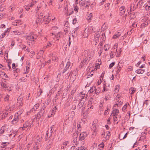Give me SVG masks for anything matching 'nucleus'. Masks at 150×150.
<instances>
[{"label": "nucleus", "mask_w": 150, "mask_h": 150, "mask_svg": "<svg viewBox=\"0 0 150 150\" xmlns=\"http://www.w3.org/2000/svg\"><path fill=\"white\" fill-rule=\"evenodd\" d=\"M76 107L75 105H73L72 107V109L74 110L76 109Z\"/></svg>", "instance_id": "nucleus-64"}, {"label": "nucleus", "mask_w": 150, "mask_h": 150, "mask_svg": "<svg viewBox=\"0 0 150 150\" xmlns=\"http://www.w3.org/2000/svg\"><path fill=\"white\" fill-rule=\"evenodd\" d=\"M88 29L87 28H86L85 29V30L84 31V33L83 36H84V37H87L88 36Z\"/></svg>", "instance_id": "nucleus-25"}, {"label": "nucleus", "mask_w": 150, "mask_h": 150, "mask_svg": "<svg viewBox=\"0 0 150 150\" xmlns=\"http://www.w3.org/2000/svg\"><path fill=\"white\" fill-rule=\"evenodd\" d=\"M71 66V63L70 62L68 61L66 64V66L65 67L63 71V73H64Z\"/></svg>", "instance_id": "nucleus-13"}, {"label": "nucleus", "mask_w": 150, "mask_h": 150, "mask_svg": "<svg viewBox=\"0 0 150 150\" xmlns=\"http://www.w3.org/2000/svg\"><path fill=\"white\" fill-rule=\"evenodd\" d=\"M121 34L120 32H118L117 34L114 35L113 37V38H116L121 35Z\"/></svg>", "instance_id": "nucleus-31"}, {"label": "nucleus", "mask_w": 150, "mask_h": 150, "mask_svg": "<svg viewBox=\"0 0 150 150\" xmlns=\"http://www.w3.org/2000/svg\"><path fill=\"white\" fill-rule=\"evenodd\" d=\"M79 96L81 99H83L84 98L86 95L83 92H81L79 94Z\"/></svg>", "instance_id": "nucleus-30"}, {"label": "nucleus", "mask_w": 150, "mask_h": 150, "mask_svg": "<svg viewBox=\"0 0 150 150\" xmlns=\"http://www.w3.org/2000/svg\"><path fill=\"white\" fill-rule=\"evenodd\" d=\"M101 91V88L100 87H98V88H96V90H95V93L97 95H98L100 92Z\"/></svg>", "instance_id": "nucleus-28"}, {"label": "nucleus", "mask_w": 150, "mask_h": 150, "mask_svg": "<svg viewBox=\"0 0 150 150\" xmlns=\"http://www.w3.org/2000/svg\"><path fill=\"white\" fill-rule=\"evenodd\" d=\"M23 98L21 96H19L17 99L18 105L19 106H22L23 105V103L22 101L23 100Z\"/></svg>", "instance_id": "nucleus-11"}, {"label": "nucleus", "mask_w": 150, "mask_h": 150, "mask_svg": "<svg viewBox=\"0 0 150 150\" xmlns=\"http://www.w3.org/2000/svg\"><path fill=\"white\" fill-rule=\"evenodd\" d=\"M34 4H35L34 3V2H33V1H32V2H31L30 4H28V5L30 6V7H31L33 6Z\"/></svg>", "instance_id": "nucleus-57"}, {"label": "nucleus", "mask_w": 150, "mask_h": 150, "mask_svg": "<svg viewBox=\"0 0 150 150\" xmlns=\"http://www.w3.org/2000/svg\"><path fill=\"white\" fill-rule=\"evenodd\" d=\"M51 19L49 18V16H44L42 13H40L38 15V18L37 20L36 23H38L37 20L39 22H41L42 21L44 23L48 24L50 21Z\"/></svg>", "instance_id": "nucleus-2"}, {"label": "nucleus", "mask_w": 150, "mask_h": 150, "mask_svg": "<svg viewBox=\"0 0 150 150\" xmlns=\"http://www.w3.org/2000/svg\"><path fill=\"white\" fill-rule=\"evenodd\" d=\"M37 38V36L33 34H31L30 35L26 36V38L27 40L33 42H34L35 40Z\"/></svg>", "instance_id": "nucleus-6"}, {"label": "nucleus", "mask_w": 150, "mask_h": 150, "mask_svg": "<svg viewBox=\"0 0 150 150\" xmlns=\"http://www.w3.org/2000/svg\"><path fill=\"white\" fill-rule=\"evenodd\" d=\"M119 11H120V13L121 15L124 14L125 11V7L124 6L121 7L119 9Z\"/></svg>", "instance_id": "nucleus-16"}, {"label": "nucleus", "mask_w": 150, "mask_h": 150, "mask_svg": "<svg viewBox=\"0 0 150 150\" xmlns=\"http://www.w3.org/2000/svg\"><path fill=\"white\" fill-rule=\"evenodd\" d=\"M30 6L28 5L26 6V7H25V9L27 11H28L29 9H30Z\"/></svg>", "instance_id": "nucleus-59"}, {"label": "nucleus", "mask_w": 150, "mask_h": 150, "mask_svg": "<svg viewBox=\"0 0 150 150\" xmlns=\"http://www.w3.org/2000/svg\"><path fill=\"white\" fill-rule=\"evenodd\" d=\"M135 88L131 87L129 89V93L131 94H132L134 93L136 91Z\"/></svg>", "instance_id": "nucleus-26"}, {"label": "nucleus", "mask_w": 150, "mask_h": 150, "mask_svg": "<svg viewBox=\"0 0 150 150\" xmlns=\"http://www.w3.org/2000/svg\"><path fill=\"white\" fill-rule=\"evenodd\" d=\"M92 14L91 13H90L87 17V20L88 22H90L92 18Z\"/></svg>", "instance_id": "nucleus-22"}, {"label": "nucleus", "mask_w": 150, "mask_h": 150, "mask_svg": "<svg viewBox=\"0 0 150 150\" xmlns=\"http://www.w3.org/2000/svg\"><path fill=\"white\" fill-rule=\"evenodd\" d=\"M110 98V96L108 94H106L105 96V99L106 100H108Z\"/></svg>", "instance_id": "nucleus-45"}, {"label": "nucleus", "mask_w": 150, "mask_h": 150, "mask_svg": "<svg viewBox=\"0 0 150 150\" xmlns=\"http://www.w3.org/2000/svg\"><path fill=\"white\" fill-rule=\"evenodd\" d=\"M94 54L93 52H91L89 50H85L82 53V55L83 57V61L82 62V64H86L88 62L91 58L93 57Z\"/></svg>", "instance_id": "nucleus-1"}, {"label": "nucleus", "mask_w": 150, "mask_h": 150, "mask_svg": "<svg viewBox=\"0 0 150 150\" xmlns=\"http://www.w3.org/2000/svg\"><path fill=\"white\" fill-rule=\"evenodd\" d=\"M5 126H3L1 127L0 130V136L2 134L5 132Z\"/></svg>", "instance_id": "nucleus-19"}, {"label": "nucleus", "mask_w": 150, "mask_h": 150, "mask_svg": "<svg viewBox=\"0 0 150 150\" xmlns=\"http://www.w3.org/2000/svg\"><path fill=\"white\" fill-rule=\"evenodd\" d=\"M109 137H110L109 136H107V135H106V137H105V138H104V139H105L104 140H107L108 139H109Z\"/></svg>", "instance_id": "nucleus-62"}, {"label": "nucleus", "mask_w": 150, "mask_h": 150, "mask_svg": "<svg viewBox=\"0 0 150 150\" xmlns=\"http://www.w3.org/2000/svg\"><path fill=\"white\" fill-rule=\"evenodd\" d=\"M20 81L21 82L24 81L25 80V78H21L20 79Z\"/></svg>", "instance_id": "nucleus-60"}, {"label": "nucleus", "mask_w": 150, "mask_h": 150, "mask_svg": "<svg viewBox=\"0 0 150 150\" xmlns=\"http://www.w3.org/2000/svg\"><path fill=\"white\" fill-rule=\"evenodd\" d=\"M115 62H112L111 63L109 66V68L110 69H111L112 68V67L114 66L115 65Z\"/></svg>", "instance_id": "nucleus-43"}, {"label": "nucleus", "mask_w": 150, "mask_h": 150, "mask_svg": "<svg viewBox=\"0 0 150 150\" xmlns=\"http://www.w3.org/2000/svg\"><path fill=\"white\" fill-rule=\"evenodd\" d=\"M52 45H53V44H52L50 43V42H49L47 45V46H44L43 47V48L44 49H45L47 47H50Z\"/></svg>", "instance_id": "nucleus-32"}, {"label": "nucleus", "mask_w": 150, "mask_h": 150, "mask_svg": "<svg viewBox=\"0 0 150 150\" xmlns=\"http://www.w3.org/2000/svg\"><path fill=\"white\" fill-rule=\"evenodd\" d=\"M53 140L52 139H50L47 142V149H50L51 146L53 143Z\"/></svg>", "instance_id": "nucleus-14"}, {"label": "nucleus", "mask_w": 150, "mask_h": 150, "mask_svg": "<svg viewBox=\"0 0 150 150\" xmlns=\"http://www.w3.org/2000/svg\"><path fill=\"white\" fill-rule=\"evenodd\" d=\"M9 96L8 95H7L5 97L4 100L5 101H8L9 99Z\"/></svg>", "instance_id": "nucleus-51"}, {"label": "nucleus", "mask_w": 150, "mask_h": 150, "mask_svg": "<svg viewBox=\"0 0 150 150\" xmlns=\"http://www.w3.org/2000/svg\"><path fill=\"white\" fill-rule=\"evenodd\" d=\"M119 110L118 109H115L114 110H113L112 112V115H113L114 116L117 115L119 113Z\"/></svg>", "instance_id": "nucleus-17"}, {"label": "nucleus", "mask_w": 150, "mask_h": 150, "mask_svg": "<svg viewBox=\"0 0 150 150\" xmlns=\"http://www.w3.org/2000/svg\"><path fill=\"white\" fill-rule=\"evenodd\" d=\"M54 129V125L52 126L49 128L47 133L46 135L47 137H50L52 135V132Z\"/></svg>", "instance_id": "nucleus-7"}, {"label": "nucleus", "mask_w": 150, "mask_h": 150, "mask_svg": "<svg viewBox=\"0 0 150 150\" xmlns=\"http://www.w3.org/2000/svg\"><path fill=\"white\" fill-rule=\"evenodd\" d=\"M78 134H77V133L75 134L74 136V138L78 139Z\"/></svg>", "instance_id": "nucleus-58"}, {"label": "nucleus", "mask_w": 150, "mask_h": 150, "mask_svg": "<svg viewBox=\"0 0 150 150\" xmlns=\"http://www.w3.org/2000/svg\"><path fill=\"white\" fill-rule=\"evenodd\" d=\"M74 10L76 12V13H77V12L78 11V9H79V8L76 5H74Z\"/></svg>", "instance_id": "nucleus-42"}, {"label": "nucleus", "mask_w": 150, "mask_h": 150, "mask_svg": "<svg viewBox=\"0 0 150 150\" xmlns=\"http://www.w3.org/2000/svg\"><path fill=\"white\" fill-rule=\"evenodd\" d=\"M96 38H98L100 36V34L99 32H96L95 35Z\"/></svg>", "instance_id": "nucleus-39"}, {"label": "nucleus", "mask_w": 150, "mask_h": 150, "mask_svg": "<svg viewBox=\"0 0 150 150\" xmlns=\"http://www.w3.org/2000/svg\"><path fill=\"white\" fill-rule=\"evenodd\" d=\"M33 121H28L25 122L23 125V127L24 128H26L28 127V128L30 129L31 127L33 126Z\"/></svg>", "instance_id": "nucleus-5"}, {"label": "nucleus", "mask_w": 150, "mask_h": 150, "mask_svg": "<svg viewBox=\"0 0 150 150\" xmlns=\"http://www.w3.org/2000/svg\"><path fill=\"white\" fill-rule=\"evenodd\" d=\"M110 5V4L107 3L105 4V8L107 10L109 9V6Z\"/></svg>", "instance_id": "nucleus-46"}, {"label": "nucleus", "mask_w": 150, "mask_h": 150, "mask_svg": "<svg viewBox=\"0 0 150 150\" xmlns=\"http://www.w3.org/2000/svg\"><path fill=\"white\" fill-rule=\"evenodd\" d=\"M122 102L120 101H118V102H117V103L114 105V106L115 107L116 105H117V106H120V105H122Z\"/></svg>", "instance_id": "nucleus-33"}, {"label": "nucleus", "mask_w": 150, "mask_h": 150, "mask_svg": "<svg viewBox=\"0 0 150 150\" xmlns=\"http://www.w3.org/2000/svg\"><path fill=\"white\" fill-rule=\"evenodd\" d=\"M11 61H8V64H7V66L8 67L9 69H11Z\"/></svg>", "instance_id": "nucleus-44"}, {"label": "nucleus", "mask_w": 150, "mask_h": 150, "mask_svg": "<svg viewBox=\"0 0 150 150\" xmlns=\"http://www.w3.org/2000/svg\"><path fill=\"white\" fill-rule=\"evenodd\" d=\"M92 99H91L89 100L88 102L87 107H88V109H91L93 108V106L92 105Z\"/></svg>", "instance_id": "nucleus-12"}, {"label": "nucleus", "mask_w": 150, "mask_h": 150, "mask_svg": "<svg viewBox=\"0 0 150 150\" xmlns=\"http://www.w3.org/2000/svg\"><path fill=\"white\" fill-rule=\"evenodd\" d=\"M106 87V86L105 84H104L103 86V88L102 91V93H103L105 91V87Z\"/></svg>", "instance_id": "nucleus-53"}, {"label": "nucleus", "mask_w": 150, "mask_h": 150, "mask_svg": "<svg viewBox=\"0 0 150 150\" xmlns=\"http://www.w3.org/2000/svg\"><path fill=\"white\" fill-rule=\"evenodd\" d=\"M144 71V70L139 69L136 70V72L138 74H142L143 73Z\"/></svg>", "instance_id": "nucleus-24"}, {"label": "nucleus", "mask_w": 150, "mask_h": 150, "mask_svg": "<svg viewBox=\"0 0 150 150\" xmlns=\"http://www.w3.org/2000/svg\"><path fill=\"white\" fill-rule=\"evenodd\" d=\"M132 6H131L130 8H129V9L127 10V12H128V14H129V13L131 14V12L132 11Z\"/></svg>", "instance_id": "nucleus-48"}, {"label": "nucleus", "mask_w": 150, "mask_h": 150, "mask_svg": "<svg viewBox=\"0 0 150 150\" xmlns=\"http://www.w3.org/2000/svg\"><path fill=\"white\" fill-rule=\"evenodd\" d=\"M80 122L78 123L77 124V128L79 130H81V125H80Z\"/></svg>", "instance_id": "nucleus-47"}, {"label": "nucleus", "mask_w": 150, "mask_h": 150, "mask_svg": "<svg viewBox=\"0 0 150 150\" xmlns=\"http://www.w3.org/2000/svg\"><path fill=\"white\" fill-rule=\"evenodd\" d=\"M96 87L95 86H92L91 87L90 89L88 91L89 93H92L94 92H95Z\"/></svg>", "instance_id": "nucleus-18"}, {"label": "nucleus", "mask_w": 150, "mask_h": 150, "mask_svg": "<svg viewBox=\"0 0 150 150\" xmlns=\"http://www.w3.org/2000/svg\"><path fill=\"white\" fill-rule=\"evenodd\" d=\"M56 109V107L53 108L52 110L51 115H53L55 114Z\"/></svg>", "instance_id": "nucleus-40"}, {"label": "nucleus", "mask_w": 150, "mask_h": 150, "mask_svg": "<svg viewBox=\"0 0 150 150\" xmlns=\"http://www.w3.org/2000/svg\"><path fill=\"white\" fill-rule=\"evenodd\" d=\"M29 67H26V71L25 72V74L28 73V72L29 71Z\"/></svg>", "instance_id": "nucleus-55"}, {"label": "nucleus", "mask_w": 150, "mask_h": 150, "mask_svg": "<svg viewBox=\"0 0 150 150\" xmlns=\"http://www.w3.org/2000/svg\"><path fill=\"white\" fill-rule=\"evenodd\" d=\"M77 46H75L74 47V52H76V51L77 50Z\"/></svg>", "instance_id": "nucleus-63"}, {"label": "nucleus", "mask_w": 150, "mask_h": 150, "mask_svg": "<svg viewBox=\"0 0 150 150\" xmlns=\"http://www.w3.org/2000/svg\"><path fill=\"white\" fill-rule=\"evenodd\" d=\"M79 4L80 5L81 7L83 9H85L86 7H88L90 4H87V2L83 0H81L79 2Z\"/></svg>", "instance_id": "nucleus-4"}, {"label": "nucleus", "mask_w": 150, "mask_h": 150, "mask_svg": "<svg viewBox=\"0 0 150 150\" xmlns=\"http://www.w3.org/2000/svg\"><path fill=\"white\" fill-rule=\"evenodd\" d=\"M71 150H86V148L84 146H81L80 147L76 148L75 146H72L71 148Z\"/></svg>", "instance_id": "nucleus-9"}, {"label": "nucleus", "mask_w": 150, "mask_h": 150, "mask_svg": "<svg viewBox=\"0 0 150 150\" xmlns=\"http://www.w3.org/2000/svg\"><path fill=\"white\" fill-rule=\"evenodd\" d=\"M120 67H119V68H117L116 69V74H118L119 72H120Z\"/></svg>", "instance_id": "nucleus-54"}, {"label": "nucleus", "mask_w": 150, "mask_h": 150, "mask_svg": "<svg viewBox=\"0 0 150 150\" xmlns=\"http://www.w3.org/2000/svg\"><path fill=\"white\" fill-rule=\"evenodd\" d=\"M110 48V46L108 44H106L104 45V50L105 51L108 50Z\"/></svg>", "instance_id": "nucleus-21"}, {"label": "nucleus", "mask_w": 150, "mask_h": 150, "mask_svg": "<svg viewBox=\"0 0 150 150\" xmlns=\"http://www.w3.org/2000/svg\"><path fill=\"white\" fill-rule=\"evenodd\" d=\"M80 139H76L74 138L73 141L75 143V145H77L78 144V140H79Z\"/></svg>", "instance_id": "nucleus-38"}, {"label": "nucleus", "mask_w": 150, "mask_h": 150, "mask_svg": "<svg viewBox=\"0 0 150 150\" xmlns=\"http://www.w3.org/2000/svg\"><path fill=\"white\" fill-rule=\"evenodd\" d=\"M78 135L79 136V139L81 140L84 139L87 136L85 132H83L80 134L78 133Z\"/></svg>", "instance_id": "nucleus-10"}, {"label": "nucleus", "mask_w": 150, "mask_h": 150, "mask_svg": "<svg viewBox=\"0 0 150 150\" xmlns=\"http://www.w3.org/2000/svg\"><path fill=\"white\" fill-rule=\"evenodd\" d=\"M120 87L119 85H116L114 90V92L115 93H117L119 91V88Z\"/></svg>", "instance_id": "nucleus-29"}, {"label": "nucleus", "mask_w": 150, "mask_h": 150, "mask_svg": "<svg viewBox=\"0 0 150 150\" xmlns=\"http://www.w3.org/2000/svg\"><path fill=\"white\" fill-rule=\"evenodd\" d=\"M36 141H37V143L41 141L42 139L39 136H37L36 138Z\"/></svg>", "instance_id": "nucleus-35"}, {"label": "nucleus", "mask_w": 150, "mask_h": 150, "mask_svg": "<svg viewBox=\"0 0 150 150\" xmlns=\"http://www.w3.org/2000/svg\"><path fill=\"white\" fill-rule=\"evenodd\" d=\"M62 35V33H61L59 32L55 36V38L57 40H58L59 39V38L61 37Z\"/></svg>", "instance_id": "nucleus-27"}, {"label": "nucleus", "mask_w": 150, "mask_h": 150, "mask_svg": "<svg viewBox=\"0 0 150 150\" xmlns=\"http://www.w3.org/2000/svg\"><path fill=\"white\" fill-rule=\"evenodd\" d=\"M101 38L103 40L105 41L106 39V37L105 33H103L101 34Z\"/></svg>", "instance_id": "nucleus-37"}, {"label": "nucleus", "mask_w": 150, "mask_h": 150, "mask_svg": "<svg viewBox=\"0 0 150 150\" xmlns=\"http://www.w3.org/2000/svg\"><path fill=\"white\" fill-rule=\"evenodd\" d=\"M129 103H127L122 108V110L123 111L126 110L127 106L129 105Z\"/></svg>", "instance_id": "nucleus-34"}, {"label": "nucleus", "mask_w": 150, "mask_h": 150, "mask_svg": "<svg viewBox=\"0 0 150 150\" xmlns=\"http://www.w3.org/2000/svg\"><path fill=\"white\" fill-rule=\"evenodd\" d=\"M45 114V112L44 110V108L41 109L40 111L39 112L36 116L35 117L36 118V120H38L40 118L42 119L44 116Z\"/></svg>", "instance_id": "nucleus-3"}, {"label": "nucleus", "mask_w": 150, "mask_h": 150, "mask_svg": "<svg viewBox=\"0 0 150 150\" xmlns=\"http://www.w3.org/2000/svg\"><path fill=\"white\" fill-rule=\"evenodd\" d=\"M76 19L74 18L73 20L72 23L73 24H75L76 23Z\"/></svg>", "instance_id": "nucleus-61"}, {"label": "nucleus", "mask_w": 150, "mask_h": 150, "mask_svg": "<svg viewBox=\"0 0 150 150\" xmlns=\"http://www.w3.org/2000/svg\"><path fill=\"white\" fill-rule=\"evenodd\" d=\"M113 120L115 122H116L117 124L118 123V122L117 121V118L116 116H114L113 117Z\"/></svg>", "instance_id": "nucleus-49"}, {"label": "nucleus", "mask_w": 150, "mask_h": 150, "mask_svg": "<svg viewBox=\"0 0 150 150\" xmlns=\"http://www.w3.org/2000/svg\"><path fill=\"white\" fill-rule=\"evenodd\" d=\"M69 143V142L68 141L64 142L62 145L61 148V149H65L66 148V146Z\"/></svg>", "instance_id": "nucleus-15"}, {"label": "nucleus", "mask_w": 150, "mask_h": 150, "mask_svg": "<svg viewBox=\"0 0 150 150\" xmlns=\"http://www.w3.org/2000/svg\"><path fill=\"white\" fill-rule=\"evenodd\" d=\"M109 110V109L108 108L107 110H106L104 112V115H107L108 113V110Z\"/></svg>", "instance_id": "nucleus-52"}, {"label": "nucleus", "mask_w": 150, "mask_h": 150, "mask_svg": "<svg viewBox=\"0 0 150 150\" xmlns=\"http://www.w3.org/2000/svg\"><path fill=\"white\" fill-rule=\"evenodd\" d=\"M84 104V103L83 102H79V103H78L77 106V108L79 109H80L81 107H82L83 106Z\"/></svg>", "instance_id": "nucleus-23"}, {"label": "nucleus", "mask_w": 150, "mask_h": 150, "mask_svg": "<svg viewBox=\"0 0 150 150\" xmlns=\"http://www.w3.org/2000/svg\"><path fill=\"white\" fill-rule=\"evenodd\" d=\"M18 115L15 116V118L12 121L13 124H15L18 121Z\"/></svg>", "instance_id": "nucleus-20"}, {"label": "nucleus", "mask_w": 150, "mask_h": 150, "mask_svg": "<svg viewBox=\"0 0 150 150\" xmlns=\"http://www.w3.org/2000/svg\"><path fill=\"white\" fill-rule=\"evenodd\" d=\"M39 104L38 103L36 104L35 105H34L33 108L34 110H36L39 107Z\"/></svg>", "instance_id": "nucleus-41"}, {"label": "nucleus", "mask_w": 150, "mask_h": 150, "mask_svg": "<svg viewBox=\"0 0 150 150\" xmlns=\"http://www.w3.org/2000/svg\"><path fill=\"white\" fill-rule=\"evenodd\" d=\"M118 45V43H116L113 46L112 48V49L113 50V52H117V57H118L119 56V55L120 54V52H121V51H120V53H118V52H117V46Z\"/></svg>", "instance_id": "nucleus-8"}, {"label": "nucleus", "mask_w": 150, "mask_h": 150, "mask_svg": "<svg viewBox=\"0 0 150 150\" xmlns=\"http://www.w3.org/2000/svg\"><path fill=\"white\" fill-rule=\"evenodd\" d=\"M30 147V144H28L26 146L24 150H28Z\"/></svg>", "instance_id": "nucleus-50"}, {"label": "nucleus", "mask_w": 150, "mask_h": 150, "mask_svg": "<svg viewBox=\"0 0 150 150\" xmlns=\"http://www.w3.org/2000/svg\"><path fill=\"white\" fill-rule=\"evenodd\" d=\"M64 66V62L63 61H62V62L61 64L60 65V67H61V69L63 68Z\"/></svg>", "instance_id": "nucleus-56"}, {"label": "nucleus", "mask_w": 150, "mask_h": 150, "mask_svg": "<svg viewBox=\"0 0 150 150\" xmlns=\"http://www.w3.org/2000/svg\"><path fill=\"white\" fill-rule=\"evenodd\" d=\"M0 83L1 84L2 87L5 88V89L7 87L6 84L4 82H1Z\"/></svg>", "instance_id": "nucleus-36"}]
</instances>
